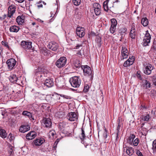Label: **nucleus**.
Wrapping results in <instances>:
<instances>
[{
    "instance_id": "obj_1",
    "label": "nucleus",
    "mask_w": 156,
    "mask_h": 156,
    "mask_svg": "<svg viewBox=\"0 0 156 156\" xmlns=\"http://www.w3.org/2000/svg\"><path fill=\"white\" fill-rule=\"evenodd\" d=\"M69 81L72 87L78 88L80 87L81 80L79 77L74 76L70 78Z\"/></svg>"
},
{
    "instance_id": "obj_2",
    "label": "nucleus",
    "mask_w": 156,
    "mask_h": 156,
    "mask_svg": "<svg viewBox=\"0 0 156 156\" xmlns=\"http://www.w3.org/2000/svg\"><path fill=\"white\" fill-rule=\"evenodd\" d=\"M35 72V75L37 76L36 79L38 81L42 80L43 77L47 76L49 73L47 72L46 70H42V69L40 68L37 69Z\"/></svg>"
},
{
    "instance_id": "obj_3",
    "label": "nucleus",
    "mask_w": 156,
    "mask_h": 156,
    "mask_svg": "<svg viewBox=\"0 0 156 156\" xmlns=\"http://www.w3.org/2000/svg\"><path fill=\"white\" fill-rule=\"evenodd\" d=\"M81 68L83 70L84 74L85 76H90V78L92 79L93 77V72L90 68L87 65L82 66Z\"/></svg>"
},
{
    "instance_id": "obj_4",
    "label": "nucleus",
    "mask_w": 156,
    "mask_h": 156,
    "mask_svg": "<svg viewBox=\"0 0 156 156\" xmlns=\"http://www.w3.org/2000/svg\"><path fill=\"white\" fill-rule=\"evenodd\" d=\"M114 1L113 0H106L103 3V7L105 11L108 12L109 9L113 7Z\"/></svg>"
},
{
    "instance_id": "obj_5",
    "label": "nucleus",
    "mask_w": 156,
    "mask_h": 156,
    "mask_svg": "<svg viewBox=\"0 0 156 156\" xmlns=\"http://www.w3.org/2000/svg\"><path fill=\"white\" fill-rule=\"evenodd\" d=\"M67 62V59L66 57L63 56L60 57L55 62L56 66L59 68L64 66Z\"/></svg>"
},
{
    "instance_id": "obj_6",
    "label": "nucleus",
    "mask_w": 156,
    "mask_h": 156,
    "mask_svg": "<svg viewBox=\"0 0 156 156\" xmlns=\"http://www.w3.org/2000/svg\"><path fill=\"white\" fill-rule=\"evenodd\" d=\"M66 118L70 121H77L78 119V115L75 112H71L68 113Z\"/></svg>"
},
{
    "instance_id": "obj_7",
    "label": "nucleus",
    "mask_w": 156,
    "mask_h": 156,
    "mask_svg": "<svg viewBox=\"0 0 156 156\" xmlns=\"http://www.w3.org/2000/svg\"><path fill=\"white\" fill-rule=\"evenodd\" d=\"M151 37L150 34L147 30L146 31L145 35L143 39V46L145 47L148 45L150 43Z\"/></svg>"
},
{
    "instance_id": "obj_8",
    "label": "nucleus",
    "mask_w": 156,
    "mask_h": 156,
    "mask_svg": "<svg viewBox=\"0 0 156 156\" xmlns=\"http://www.w3.org/2000/svg\"><path fill=\"white\" fill-rule=\"evenodd\" d=\"M6 63L8 65V69L10 70H12L15 66L16 61L14 59L11 58L8 60Z\"/></svg>"
},
{
    "instance_id": "obj_9",
    "label": "nucleus",
    "mask_w": 156,
    "mask_h": 156,
    "mask_svg": "<svg viewBox=\"0 0 156 156\" xmlns=\"http://www.w3.org/2000/svg\"><path fill=\"white\" fill-rule=\"evenodd\" d=\"M85 29L82 27H77L76 29V33L77 36L82 37L85 35Z\"/></svg>"
},
{
    "instance_id": "obj_10",
    "label": "nucleus",
    "mask_w": 156,
    "mask_h": 156,
    "mask_svg": "<svg viewBox=\"0 0 156 156\" xmlns=\"http://www.w3.org/2000/svg\"><path fill=\"white\" fill-rule=\"evenodd\" d=\"M154 67L152 65L150 64H148L145 66L144 69V73L146 75H150L151 73V71L153 69Z\"/></svg>"
},
{
    "instance_id": "obj_11",
    "label": "nucleus",
    "mask_w": 156,
    "mask_h": 156,
    "mask_svg": "<svg viewBox=\"0 0 156 156\" xmlns=\"http://www.w3.org/2000/svg\"><path fill=\"white\" fill-rule=\"evenodd\" d=\"M21 45L23 48L26 49H31L32 48V43L30 42L22 41Z\"/></svg>"
},
{
    "instance_id": "obj_12",
    "label": "nucleus",
    "mask_w": 156,
    "mask_h": 156,
    "mask_svg": "<svg viewBox=\"0 0 156 156\" xmlns=\"http://www.w3.org/2000/svg\"><path fill=\"white\" fill-rule=\"evenodd\" d=\"M16 6L11 5L8 8V17L11 18L16 11Z\"/></svg>"
},
{
    "instance_id": "obj_13",
    "label": "nucleus",
    "mask_w": 156,
    "mask_h": 156,
    "mask_svg": "<svg viewBox=\"0 0 156 156\" xmlns=\"http://www.w3.org/2000/svg\"><path fill=\"white\" fill-rule=\"evenodd\" d=\"M48 48L51 50L56 51L58 48V44L55 42H51L48 45Z\"/></svg>"
},
{
    "instance_id": "obj_14",
    "label": "nucleus",
    "mask_w": 156,
    "mask_h": 156,
    "mask_svg": "<svg viewBox=\"0 0 156 156\" xmlns=\"http://www.w3.org/2000/svg\"><path fill=\"white\" fill-rule=\"evenodd\" d=\"M121 55H122V60L124 59H126L128 58L129 55L128 51L127 48L123 46L122 47Z\"/></svg>"
},
{
    "instance_id": "obj_15",
    "label": "nucleus",
    "mask_w": 156,
    "mask_h": 156,
    "mask_svg": "<svg viewBox=\"0 0 156 156\" xmlns=\"http://www.w3.org/2000/svg\"><path fill=\"white\" fill-rule=\"evenodd\" d=\"M42 122L44 124L46 127L50 128L51 126L52 122L51 119L49 118H44L42 120Z\"/></svg>"
},
{
    "instance_id": "obj_16",
    "label": "nucleus",
    "mask_w": 156,
    "mask_h": 156,
    "mask_svg": "<svg viewBox=\"0 0 156 156\" xmlns=\"http://www.w3.org/2000/svg\"><path fill=\"white\" fill-rule=\"evenodd\" d=\"M9 79L11 83L18 84L20 82L19 78L17 77L15 74H13L11 75L9 77Z\"/></svg>"
},
{
    "instance_id": "obj_17",
    "label": "nucleus",
    "mask_w": 156,
    "mask_h": 156,
    "mask_svg": "<svg viewBox=\"0 0 156 156\" xmlns=\"http://www.w3.org/2000/svg\"><path fill=\"white\" fill-rule=\"evenodd\" d=\"M54 82L52 79H47L45 80L44 85L48 87H51L54 85Z\"/></svg>"
},
{
    "instance_id": "obj_18",
    "label": "nucleus",
    "mask_w": 156,
    "mask_h": 156,
    "mask_svg": "<svg viewBox=\"0 0 156 156\" xmlns=\"http://www.w3.org/2000/svg\"><path fill=\"white\" fill-rule=\"evenodd\" d=\"M36 136V133L34 131H31L27 134L26 138L28 140H30L34 139Z\"/></svg>"
},
{
    "instance_id": "obj_19",
    "label": "nucleus",
    "mask_w": 156,
    "mask_h": 156,
    "mask_svg": "<svg viewBox=\"0 0 156 156\" xmlns=\"http://www.w3.org/2000/svg\"><path fill=\"white\" fill-rule=\"evenodd\" d=\"M44 141V139L42 138L37 139L34 141V143L36 146H39L41 145Z\"/></svg>"
},
{
    "instance_id": "obj_20",
    "label": "nucleus",
    "mask_w": 156,
    "mask_h": 156,
    "mask_svg": "<svg viewBox=\"0 0 156 156\" xmlns=\"http://www.w3.org/2000/svg\"><path fill=\"white\" fill-rule=\"evenodd\" d=\"M82 66H81L80 61L77 60L74 61L73 63V68L74 69L78 68L80 67H81Z\"/></svg>"
},
{
    "instance_id": "obj_21",
    "label": "nucleus",
    "mask_w": 156,
    "mask_h": 156,
    "mask_svg": "<svg viewBox=\"0 0 156 156\" xmlns=\"http://www.w3.org/2000/svg\"><path fill=\"white\" fill-rule=\"evenodd\" d=\"M30 129V127L28 126L22 125L19 129V131L21 133H24Z\"/></svg>"
},
{
    "instance_id": "obj_22",
    "label": "nucleus",
    "mask_w": 156,
    "mask_h": 156,
    "mask_svg": "<svg viewBox=\"0 0 156 156\" xmlns=\"http://www.w3.org/2000/svg\"><path fill=\"white\" fill-rule=\"evenodd\" d=\"M20 29V28L16 25L11 26L9 29V31L12 32H17Z\"/></svg>"
},
{
    "instance_id": "obj_23",
    "label": "nucleus",
    "mask_w": 156,
    "mask_h": 156,
    "mask_svg": "<svg viewBox=\"0 0 156 156\" xmlns=\"http://www.w3.org/2000/svg\"><path fill=\"white\" fill-rule=\"evenodd\" d=\"M125 151L126 154L130 156L132 155L134 153V149L132 147H128Z\"/></svg>"
},
{
    "instance_id": "obj_24",
    "label": "nucleus",
    "mask_w": 156,
    "mask_h": 156,
    "mask_svg": "<svg viewBox=\"0 0 156 156\" xmlns=\"http://www.w3.org/2000/svg\"><path fill=\"white\" fill-rule=\"evenodd\" d=\"M135 137V136L134 134H132L127 139V143L131 145H133V143Z\"/></svg>"
},
{
    "instance_id": "obj_25",
    "label": "nucleus",
    "mask_w": 156,
    "mask_h": 156,
    "mask_svg": "<svg viewBox=\"0 0 156 156\" xmlns=\"http://www.w3.org/2000/svg\"><path fill=\"white\" fill-rule=\"evenodd\" d=\"M0 136L3 138L6 137L7 133L5 130L3 129L0 127Z\"/></svg>"
},
{
    "instance_id": "obj_26",
    "label": "nucleus",
    "mask_w": 156,
    "mask_h": 156,
    "mask_svg": "<svg viewBox=\"0 0 156 156\" xmlns=\"http://www.w3.org/2000/svg\"><path fill=\"white\" fill-rule=\"evenodd\" d=\"M141 24L144 27H146L148 24V19L146 17L143 18L141 21Z\"/></svg>"
},
{
    "instance_id": "obj_27",
    "label": "nucleus",
    "mask_w": 156,
    "mask_h": 156,
    "mask_svg": "<svg viewBox=\"0 0 156 156\" xmlns=\"http://www.w3.org/2000/svg\"><path fill=\"white\" fill-rule=\"evenodd\" d=\"M16 21L18 24H21L24 22V20L23 17L20 16H18L16 19Z\"/></svg>"
},
{
    "instance_id": "obj_28",
    "label": "nucleus",
    "mask_w": 156,
    "mask_h": 156,
    "mask_svg": "<svg viewBox=\"0 0 156 156\" xmlns=\"http://www.w3.org/2000/svg\"><path fill=\"white\" fill-rule=\"evenodd\" d=\"M127 29L125 27H122L119 30V32L120 33L121 35H123L126 31Z\"/></svg>"
},
{
    "instance_id": "obj_29",
    "label": "nucleus",
    "mask_w": 156,
    "mask_h": 156,
    "mask_svg": "<svg viewBox=\"0 0 156 156\" xmlns=\"http://www.w3.org/2000/svg\"><path fill=\"white\" fill-rule=\"evenodd\" d=\"M151 51H156V40H154L153 41V45L151 48Z\"/></svg>"
},
{
    "instance_id": "obj_30",
    "label": "nucleus",
    "mask_w": 156,
    "mask_h": 156,
    "mask_svg": "<svg viewBox=\"0 0 156 156\" xmlns=\"http://www.w3.org/2000/svg\"><path fill=\"white\" fill-rule=\"evenodd\" d=\"M95 41L97 43L98 46L100 47L101 45V38L99 36H97L95 39Z\"/></svg>"
},
{
    "instance_id": "obj_31",
    "label": "nucleus",
    "mask_w": 156,
    "mask_h": 156,
    "mask_svg": "<svg viewBox=\"0 0 156 156\" xmlns=\"http://www.w3.org/2000/svg\"><path fill=\"white\" fill-rule=\"evenodd\" d=\"M22 114L23 115L27 116L29 118V117H32V114L30 112H28L27 111H23L22 112Z\"/></svg>"
},
{
    "instance_id": "obj_32",
    "label": "nucleus",
    "mask_w": 156,
    "mask_h": 156,
    "mask_svg": "<svg viewBox=\"0 0 156 156\" xmlns=\"http://www.w3.org/2000/svg\"><path fill=\"white\" fill-rule=\"evenodd\" d=\"M101 8L94 9V12L96 16L99 15L101 13Z\"/></svg>"
},
{
    "instance_id": "obj_33",
    "label": "nucleus",
    "mask_w": 156,
    "mask_h": 156,
    "mask_svg": "<svg viewBox=\"0 0 156 156\" xmlns=\"http://www.w3.org/2000/svg\"><path fill=\"white\" fill-rule=\"evenodd\" d=\"M81 131L82 133H81V136L80 137V139L83 140H84L85 138V131L83 130V128L82 127L81 128Z\"/></svg>"
},
{
    "instance_id": "obj_34",
    "label": "nucleus",
    "mask_w": 156,
    "mask_h": 156,
    "mask_svg": "<svg viewBox=\"0 0 156 156\" xmlns=\"http://www.w3.org/2000/svg\"><path fill=\"white\" fill-rule=\"evenodd\" d=\"M136 75L137 78L138 79L141 80H142V77L141 76V73L140 71H138L137 72Z\"/></svg>"
},
{
    "instance_id": "obj_35",
    "label": "nucleus",
    "mask_w": 156,
    "mask_h": 156,
    "mask_svg": "<svg viewBox=\"0 0 156 156\" xmlns=\"http://www.w3.org/2000/svg\"><path fill=\"white\" fill-rule=\"evenodd\" d=\"M111 26L116 27L117 25V22L115 19H112L111 20Z\"/></svg>"
},
{
    "instance_id": "obj_36",
    "label": "nucleus",
    "mask_w": 156,
    "mask_h": 156,
    "mask_svg": "<svg viewBox=\"0 0 156 156\" xmlns=\"http://www.w3.org/2000/svg\"><path fill=\"white\" fill-rule=\"evenodd\" d=\"M59 126L58 128L59 129L62 131H64V130L65 127L66 125L65 124H63V123H60L59 124Z\"/></svg>"
},
{
    "instance_id": "obj_37",
    "label": "nucleus",
    "mask_w": 156,
    "mask_h": 156,
    "mask_svg": "<svg viewBox=\"0 0 156 156\" xmlns=\"http://www.w3.org/2000/svg\"><path fill=\"white\" fill-rule=\"evenodd\" d=\"M130 37L133 39H135L136 38L135 32H133L132 31H130L129 33Z\"/></svg>"
},
{
    "instance_id": "obj_38",
    "label": "nucleus",
    "mask_w": 156,
    "mask_h": 156,
    "mask_svg": "<svg viewBox=\"0 0 156 156\" xmlns=\"http://www.w3.org/2000/svg\"><path fill=\"white\" fill-rule=\"evenodd\" d=\"M132 65L130 62H129V60H127L123 64V66L125 67H127Z\"/></svg>"
},
{
    "instance_id": "obj_39",
    "label": "nucleus",
    "mask_w": 156,
    "mask_h": 156,
    "mask_svg": "<svg viewBox=\"0 0 156 156\" xmlns=\"http://www.w3.org/2000/svg\"><path fill=\"white\" fill-rule=\"evenodd\" d=\"M59 94H55V95H53L52 96L53 97V98H53V99L54 100L58 101V100H59V99L60 98V97H59Z\"/></svg>"
},
{
    "instance_id": "obj_40",
    "label": "nucleus",
    "mask_w": 156,
    "mask_h": 156,
    "mask_svg": "<svg viewBox=\"0 0 156 156\" xmlns=\"http://www.w3.org/2000/svg\"><path fill=\"white\" fill-rule=\"evenodd\" d=\"M145 85L146 88H150L151 86L150 82L147 80H145Z\"/></svg>"
},
{
    "instance_id": "obj_41",
    "label": "nucleus",
    "mask_w": 156,
    "mask_h": 156,
    "mask_svg": "<svg viewBox=\"0 0 156 156\" xmlns=\"http://www.w3.org/2000/svg\"><path fill=\"white\" fill-rule=\"evenodd\" d=\"M152 149L154 151H156V139L153 142Z\"/></svg>"
},
{
    "instance_id": "obj_42",
    "label": "nucleus",
    "mask_w": 156,
    "mask_h": 156,
    "mask_svg": "<svg viewBox=\"0 0 156 156\" xmlns=\"http://www.w3.org/2000/svg\"><path fill=\"white\" fill-rule=\"evenodd\" d=\"M139 143V139L137 138H136L133 143V145L135 146H136L138 145Z\"/></svg>"
},
{
    "instance_id": "obj_43",
    "label": "nucleus",
    "mask_w": 156,
    "mask_h": 156,
    "mask_svg": "<svg viewBox=\"0 0 156 156\" xmlns=\"http://www.w3.org/2000/svg\"><path fill=\"white\" fill-rule=\"evenodd\" d=\"M73 3H74V5H79L81 2L80 0H73Z\"/></svg>"
},
{
    "instance_id": "obj_44",
    "label": "nucleus",
    "mask_w": 156,
    "mask_h": 156,
    "mask_svg": "<svg viewBox=\"0 0 156 156\" xmlns=\"http://www.w3.org/2000/svg\"><path fill=\"white\" fill-rule=\"evenodd\" d=\"M128 60H129V62H130L131 64L132 65L135 60V57L133 56H132L131 57H129V58Z\"/></svg>"
},
{
    "instance_id": "obj_45",
    "label": "nucleus",
    "mask_w": 156,
    "mask_h": 156,
    "mask_svg": "<svg viewBox=\"0 0 156 156\" xmlns=\"http://www.w3.org/2000/svg\"><path fill=\"white\" fill-rule=\"evenodd\" d=\"M150 117L148 114L143 117L142 119L144 121H148L150 119Z\"/></svg>"
},
{
    "instance_id": "obj_46",
    "label": "nucleus",
    "mask_w": 156,
    "mask_h": 156,
    "mask_svg": "<svg viewBox=\"0 0 156 156\" xmlns=\"http://www.w3.org/2000/svg\"><path fill=\"white\" fill-rule=\"evenodd\" d=\"M116 29V27L111 26L110 29V31L111 33L113 34L115 31Z\"/></svg>"
},
{
    "instance_id": "obj_47",
    "label": "nucleus",
    "mask_w": 156,
    "mask_h": 156,
    "mask_svg": "<svg viewBox=\"0 0 156 156\" xmlns=\"http://www.w3.org/2000/svg\"><path fill=\"white\" fill-rule=\"evenodd\" d=\"M101 5L98 3H95L93 4V7L94 9L101 8Z\"/></svg>"
},
{
    "instance_id": "obj_48",
    "label": "nucleus",
    "mask_w": 156,
    "mask_h": 156,
    "mask_svg": "<svg viewBox=\"0 0 156 156\" xmlns=\"http://www.w3.org/2000/svg\"><path fill=\"white\" fill-rule=\"evenodd\" d=\"M8 152L10 155L13 154L14 152L13 150L12 147H9V149L8 150Z\"/></svg>"
},
{
    "instance_id": "obj_49",
    "label": "nucleus",
    "mask_w": 156,
    "mask_h": 156,
    "mask_svg": "<svg viewBox=\"0 0 156 156\" xmlns=\"http://www.w3.org/2000/svg\"><path fill=\"white\" fill-rule=\"evenodd\" d=\"M103 136L104 138L105 139H106L107 137V130L106 129H105V132L103 134Z\"/></svg>"
},
{
    "instance_id": "obj_50",
    "label": "nucleus",
    "mask_w": 156,
    "mask_h": 156,
    "mask_svg": "<svg viewBox=\"0 0 156 156\" xmlns=\"http://www.w3.org/2000/svg\"><path fill=\"white\" fill-rule=\"evenodd\" d=\"M153 81L154 84L156 86V77L154 76H153L152 77Z\"/></svg>"
},
{
    "instance_id": "obj_51",
    "label": "nucleus",
    "mask_w": 156,
    "mask_h": 156,
    "mask_svg": "<svg viewBox=\"0 0 156 156\" xmlns=\"http://www.w3.org/2000/svg\"><path fill=\"white\" fill-rule=\"evenodd\" d=\"M136 154L138 156H143L141 152L138 150H136Z\"/></svg>"
},
{
    "instance_id": "obj_52",
    "label": "nucleus",
    "mask_w": 156,
    "mask_h": 156,
    "mask_svg": "<svg viewBox=\"0 0 156 156\" xmlns=\"http://www.w3.org/2000/svg\"><path fill=\"white\" fill-rule=\"evenodd\" d=\"M82 44H76V45L75 46V47L74 48V49H79L80 47H82Z\"/></svg>"
},
{
    "instance_id": "obj_53",
    "label": "nucleus",
    "mask_w": 156,
    "mask_h": 156,
    "mask_svg": "<svg viewBox=\"0 0 156 156\" xmlns=\"http://www.w3.org/2000/svg\"><path fill=\"white\" fill-rule=\"evenodd\" d=\"M2 45H5L8 48H9V46L7 42L3 41L2 42Z\"/></svg>"
},
{
    "instance_id": "obj_54",
    "label": "nucleus",
    "mask_w": 156,
    "mask_h": 156,
    "mask_svg": "<svg viewBox=\"0 0 156 156\" xmlns=\"http://www.w3.org/2000/svg\"><path fill=\"white\" fill-rule=\"evenodd\" d=\"M9 137H10V140H13L14 138V136H13L12 135V133H10L9 134Z\"/></svg>"
},
{
    "instance_id": "obj_55",
    "label": "nucleus",
    "mask_w": 156,
    "mask_h": 156,
    "mask_svg": "<svg viewBox=\"0 0 156 156\" xmlns=\"http://www.w3.org/2000/svg\"><path fill=\"white\" fill-rule=\"evenodd\" d=\"M55 134V132L54 131H51L49 132L50 135H51L53 136H54Z\"/></svg>"
},
{
    "instance_id": "obj_56",
    "label": "nucleus",
    "mask_w": 156,
    "mask_h": 156,
    "mask_svg": "<svg viewBox=\"0 0 156 156\" xmlns=\"http://www.w3.org/2000/svg\"><path fill=\"white\" fill-rule=\"evenodd\" d=\"M37 6L38 9H40L43 7V5L42 4H37Z\"/></svg>"
},
{
    "instance_id": "obj_57",
    "label": "nucleus",
    "mask_w": 156,
    "mask_h": 156,
    "mask_svg": "<svg viewBox=\"0 0 156 156\" xmlns=\"http://www.w3.org/2000/svg\"><path fill=\"white\" fill-rule=\"evenodd\" d=\"M41 3H43L44 5H46V3L42 1H40L38 2L37 3V4H39Z\"/></svg>"
},
{
    "instance_id": "obj_58",
    "label": "nucleus",
    "mask_w": 156,
    "mask_h": 156,
    "mask_svg": "<svg viewBox=\"0 0 156 156\" xmlns=\"http://www.w3.org/2000/svg\"><path fill=\"white\" fill-rule=\"evenodd\" d=\"M127 147V146L126 145H124L123 146V151H125L126 150V149H127V147Z\"/></svg>"
},
{
    "instance_id": "obj_59",
    "label": "nucleus",
    "mask_w": 156,
    "mask_h": 156,
    "mask_svg": "<svg viewBox=\"0 0 156 156\" xmlns=\"http://www.w3.org/2000/svg\"><path fill=\"white\" fill-rule=\"evenodd\" d=\"M30 119L32 121V122H33L35 120L34 118V117H32H32H29Z\"/></svg>"
},
{
    "instance_id": "obj_60",
    "label": "nucleus",
    "mask_w": 156,
    "mask_h": 156,
    "mask_svg": "<svg viewBox=\"0 0 156 156\" xmlns=\"http://www.w3.org/2000/svg\"><path fill=\"white\" fill-rule=\"evenodd\" d=\"M89 87L88 86H86L84 87V89H86V92H87L89 89Z\"/></svg>"
},
{
    "instance_id": "obj_61",
    "label": "nucleus",
    "mask_w": 156,
    "mask_h": 156,
    "mask_svg": "<svg viewBox=\"0 0 156 156\" xmlns=\"http://www.w3.org/2000/svg\"><path fill=\"white\" fill-rule=\"evenodd\" d=\"M17 2L19 3H22L24 2V0H16Z\"/></svg>"
},
{
    "instance_id": "obj_62",
    "label": "nucleus",
    "mask_w": 156,
    "mask_h": 156,
    "mask_svg": "<svg viewBox=\"0 0 156 156\" xmlns=\"http://www.w3.org/2000/svg\"><path fill=\"white\" fill-rule=\"evenodd\" d=\"M130 31H132L133 32H135V29L134 27H132L131 28Z\"/></svg>"
},
{
    "instance_id": "obj_63",
    "label": "nucleus",
    "mask_w": 156,
    "mask_h": 156,
    "mask_svg": "<svg viewBox=\"0 0 156 156\" xmlns=\"http://www.w3.org/2000/svg\"><path fill=\"white\" fill-rule=\"evenodd\" d=\"M120 125L119 124L118 125V126L117 127V131L119 130L120 129Z\"/></svg>"
},
{
    "instance_id": "obj_64",
    "label": "nucleus",
    "mask_w": 156,
    "mask_h": 156,
    "mask_svg": "<svg viewBox=\"0 0 156 156\" xmlns=\"http://www.w3.org/2000/svg\"><path fill=\"white\" fill-rule=\"evenodd\" d=\"M153 61L154 63L156 64V57L154 58Z\"/></svg>"
}]
</instances>
